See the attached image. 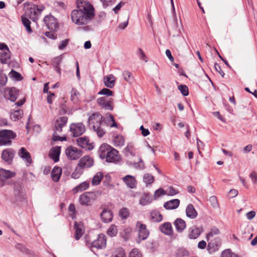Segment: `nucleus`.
I'll list each match as a JSON object with an SVG mask.
<instances>
[{
    "label": "nucleus",
    "mask_w": 257,
    "mask_h": 257,
    "mask_svg": "<svg viewBox=\"0 0 257 257\" xmlns=\"http://www.w3.org/2000/svg\"><path fill=\"white\" fill-rule=\"evenodd\" d=\"M77 9L71 12L72 21L77 25H85L94 18V10L87 0H77Z\"/></svg>",
    "instance_id": "f257e3e1"
},
{
    "label": "nucleus",
    "mask_w": 257,
    "mask_h": 257,
    "mask_svg": "<svg viewBox=\"0 0 257 257\" xmlns=\"http://www.w3.org/2000/svg\"><path fill=\"white\" fill-rule=\"evenodd\" d=\"M99 155L107 162L117 163L121 160L118 151L106 144H102L98 150Z\"/></svg>",
    "instance_id": "f03ea898"
},
{
    "label": "nucleus",
    "mask_w": 257,
    "mask_h": 257,
    "mask_svg": "<svg viewBox=\"0 0 257 257\" xmlns=\"http://www.w3.org/2000/svg\"><path fill=\"white\" fill-rule=\"evenodd\" d=\"M102 122V116L98 113H93L88 118L89 126L93 128L99 138L103 137L105 133L104 128L105 125Z\"/></svg>",
    "instance_id": "7ed1b4c3"
},
{
    "label": "nucleus",
    "mask_w": 257,
    "mask_h": 257,
    "mask_svg": "<svg viewBox=\"0 0 257 257\" xmlns=\"http://www.w3.org/2000/svg\"><path fill=\"white\" fill-rule=\"evenodd\" d=\"M68 121V118L66 116L60 117L55 120L54 123V132L52 139L54 141L66 140V138H62L58 136L62 133L63 128L65 126Z\"/></svg>",
    "instance_id": "20e7f679"
},
{
    "label": "nucleus",
    "mask_w": 257,
    "mask_h": 257,
    "mask_svg": "<svg viewBox=\"0 0 257 257\" xmlns=\"http://www.w3.org/2000/svg\"><path fill=\"white\" fill-rule=\"evenodd\" d=\"M16 134L11 130H4L0 131V146L10 145L11 140L16 137Z\"/></svg>",
    "instance_id": "39448f33"
},
{
    "label": "nucleus",
    "mask_w": 257,
    "mask_h": 257,
    "mask_svg": "<svg viewBox=\"0 0 257 257\" xmlns=\"http://www.w3.org/2000/svg\"><path fill=\"white\" fill-rule=\"evenodd\" d=\"M96 195L92 192H86L81 195L79 198V203L83 205L88 206L95 199Z\"/></svg>",
    "instance_id": "423d86ee"
},
{
    "label": "nucleus",
    "mask_w": 257,
    "mask_h": 257,
    "mask_svg": "<svg viewBox=\"0 0 257 257\" xmlns=\"http://www.w3.org/2000/svg\"><path fill=\"white\" fill-rule=\"evenodd\" d=\"M65 154L70 160H75L79 158L82 155L81 150L76 147L70 146L65 150Z\"/></svg>",
    "instance_id": "0eeeda50"
},
{
    "label": "nucleus",
    "mask_w": 257,
    "mask_h": 257,
    "mask_svg": "<svg viewBox=\"0 0 257 257\" xmlns=\"http://www.w3.org/2000/svg\"><path fill=\"white\" fill-rule=\"evenodd\" d=\"M222 244V240L219 237L215 238L210 240L207 246V249L210 254L214 253L219 250Z\"/></svg>",
    "instance_id": "6e6552de"
},
{
    "label": "nucleus",
    "mask_w": 257,
    "mask_h": 257,
    "mask_svg": "<svg viewBox=\"0 0 257 257\" xmlns=\"http://www.w3.org/2000/svg\"><path fill=\"white\" fill-rule=\"evenodd\" d=\"M70 131L72 135L76 137L81 136L85 132V127L81 122L72 123L70 126Z\"/></svg>",
    "instance_id": "1a4fd4ad"
},
{
    "label": "nucleus",
    "mask_w": 257,
    "mask_h": 257,
    "mask_svg": "<svg viewBox=\"0 0 257 257\" xmlns=\"http://www.w3.org/2000/svg\"><path fill=\"white\" fill-rule=\"evenodd\" d=\"M106 240L104 235L102 234L98 235L97 239L93 241L92 243L86 242L87 245L90 247H95L97 249H101L106 245Z\"/></svg>",
    "instance_id": "9d476101"
},
{
    "label": "nucleus",
    "mask_w": 257,
    "mask_h": 257,
    "mask_svg": "<svg viewBox=\"0 0 257 257\" xmlns=\"http://www.w3.org/2000/svg\"><path fill=\"white\" fill-rule=\"evenodd\" d=\"M44 22L48 29L51 31H56L58 28L57 20L52 16H46L44 19Z\"/></svg>",
    "instance_id": "9b49d317"
},
{
    "label": "nucleus",
    "mask_w": 257,
    "mask_h": 257,
    "mask_svg": "<svg viewBox=\"0 0 257 257\" xmlns=\"http://www.w3.org/2000/svg\"><path fill=\"white\" fill-rule=\"evenodd\" d=\"M97 102L101 108L104 109L109 110L113 109V101L111 98L101 97L97 99Z\"/></svg>",
    "instance_id": "f8f14e48"
},
{
    "label": "nucleus",
    "mask_w": 257,
    "mask_h": 257,
    "mask_svg": "<svg viewBox=\"0 0 257 257\" xmlns=\"http://www.w3.org/2000/svg\"><path fill=\"white\" fill-rule=\"evenodd\" d=\"M41 11L42 10L40 9L37 5H33L27 10V13L29 15L30 19L36 21L38 19Z\"/></svg>",
    "instance_id": "ddd939ff"
},
{
    "label": "nucleus",
    "mask_w": 257,
    "mask_h": 257,
    "mask_svg": "<svg viewBox=\"0 0 257 257\" xmlns=\"http://www.w3.org/2000/svg\"><path fill=\"white\" fill-rule=\"evenodd\" d=\"M78 164L84 170L91 167L94 164V160L89 156H84L80 159Z\"/></svg>",
    "instance_id": "4468645a"
},
{
    "label": "nucleus",
    "mask_w": 257,
    "mask_h": 257,
    "mask_svg": "<svg viewBox=\"0 0 257 257\" xmlns=\"http://www.w3.org/2000/svg\"><path fill=\"white\" fill-rule=\"evenodd\" d=\"M137 227L139 229V237L141 239L144 240L147 238L149 235V231L146 228V225L138 221L136 224Z\"/></svg>",
    "instance_id": "2eb2a0df"
},
{
    "label": "nucleus",
    "mask_w": 257,
    "mask_h": 257,
    "mask_svg": "<svg viewBox=\"0 0 257 257\" xmlns=\"http://www.w3.org/2000/svg\"><path fill=\"white\" fill-rule=\"evenodd\" d=\"M203 231L201 227L193 226L189 229L188 237L190 239H196Z\"/></svg>",
    "instance_id": "dca6fc26"
},
{
    "label": "nucleus",
    "mask_w": 257,
    "mask_h": 257,
    "mask_svg": "<svg viewBox=\"0 0 257 257\" xmlns=\"http://www.w3.org/2000/svg\"><path fill=\"white\" fill-rule=\"evenodd\" d=\"M77 144L82 148L91 150L93 148V145L89 142V139L86 137H80L77 139Z\"/></svg>",
    "instance_id": "f3484780"
},
{
    "label": "nucleus",
    "mask_w": 257,
    "mask_h": 257,
    "mask_svg": "<svg viewBox=\"0 0 257 257\" xmlns=\"http://www.w3.org/2000/svg\"><path fill=\"white\" fill-rule=\"evenodd\" d=\"M100 215L102 221L104 223H108L112 220L113 213L110 209H104Z\"/></svg>",
    "instance_id": "a211bd4d"
},
{
    "label": "nucleus",
    "mask_w": 257,
    "mask_h": 257,
    "mask_svg": "<svg viewBox=\"0 0 257 257\" xmlns=\"http://www.w3.org/2000/svg\"><path fill=\"white\" fill-rule=\"evenodd\" d=\"M14 151L12 149L4 150L2 154L3 159L8 164H11L14 157Z\"/></svg>",
    "instance_id": "6ab92c4d"
},
{
    "label": "nucleus",
    "mask_w": 257,
    "mask_h": 257,
    "mask_svg": "<svg viewBox=\"0 0 257 257\" xmlns=\"http://www.w3.org/2000/svg\"><path fill=\"white\" fill-rule=\"evenodd\" d=\"M19 156L25 160L27 166H29L32 163V159L30 154L24 148H21L19 152Z\"/></svg>",
    "instance_id": "aec40b11"
},
{
    "label": "nucleus",
    "mask_w": 257,
    "mask_h": 257,
    "mask_svg": "<svg viewBox=\"0 0 257 257\" xmlns=\"http://www.w3.org/2000/svg\"><path fill=\"white\" fill-rule=\"evenodd\" d=\"M116 78L113 74H109L103 78V82L105 86L108 88H113L115 83Z\"/></svg>",
    "instance_id": "412c9836"
},
{
    "label": "nucleus",
    "mask_w": 257,
    "mask_h": 257,
    "mask_svg": "<svg viewBox=\"0 0 257 257\" xmlns=\"http://www.w3.org/2000/svg\"><path fill=\"white\" fill-rule=\"evenodd\" d=\"M126 185L130 188H134L136 185V180L133 176L127 175L122 178Z\"/></svg>",
    "instance_id": "4be33fe9"
},
{
    "label": "nucleus",
    "mask_w": 257,
    "mask_h": 257,
    "mask_svg": "<svg viewBox=\"0 0 257 257\" xmlns=\"http://www.w3.org/2000/svg\"><path fill=\"white\" fill-rule=\"evenodd\" d=\"M60 154V148L59 147H55L51 149L49 156L55 162H57L59 161Z\"/></svg>",
    "instance_id": "5701e85b"
},
{
    "label": "nucleus",
    "mask_w": 257,
    "mask_h": 257,
    "mask_svg": "<svg viewBox=\"0 0 257 257\" xmlns=\"http://www.w3.org/2000/svg\"><path fill=\"white\" fill-rule=\"evenodd\" d=\"M74 228L75 230V238L76 240H78L84 233V229L83 228V226L80 223L75 222Z\"/></svg>",
    "instance_id": "b1692460"
},
{
    "label": "nucleus",
    "mask_w": 257,
    "mask_h": 257,
    "mask_svg": "<svg viewBox=\"0 0 257 257\" xmlns=\"http://www.w3.org/2000/svg\"><path fill=\"white\" fill-rule=\"evenodd\" d=\"M62 59L63 58L62 55H60L54 58L52 60V65L53 66L55 71L57 72L59 75H60L61 73V69L59 66L62 61Z\"/></svg>",
    "instance_id": "393cba45"
},
{
    "label": "nucleus",
    "mask_w": 257,
    "mask_h": 257,
    "mask_svg": "<svg viewBox=\"0 0 257 257\" xmlns=\"http://www.w3.org/2000/svg\"><path fill=\"white\" fill-rule=\"evenodd\" d=\"M179 204L180 200L178 199H175L165 202L164 204V207L166 209H175L179 206Z\"/></svg>",
    "instance_id": "a878e982"
},
{
    "label": "nucleus",
    "mask_w": 257,
    "mask_h": 257,
    "mask_svg": "<svg viewBox=\"0 0 257 257\" xmlns=\"http://www.w3.org/2000/svg\"><path fill=\"white\" fill-rule=\"evenodd\" d=\"M62 174V169L61 167L55 166L52 170L51 176L52 180L56 182H58Z\"/></svg>",
    "instance_id": "bb28decb"
},
{
    "label": "nucleus",
    "mask_w": 257,
    "mask_h": 257,
    "mask_svg": "<svg viewBox=\"0 0 257 257\" xmlns=\"http://www.w3.org/2000/svg\"><path fill=\"white\" fill-rule=\"evenodd\" d=\"M15 175V174L14 172L2 168L0 169V180L2 181H5L9 178H12Z\"/></svg>",
    "instance_id": "cd10ccee"
},
{
    "label": "nucleus",
    "mask_w": 257,
    "mask_h": 257,
    "mask_svg": "<svg viewBox=\"0 0 257 257\" xmlns=\"http://www.w3.org/2000/svg\"><path fill=\"white\" fill-rule=\"evenodd\" d=\"M161 231L166 235H171L173 233L172 225L169 222L164 223L160 227Z\"/></svg>",
    "instance_id": "c85d7f7f"
},
{
    "label": "nucleus",
    "mask_w": 257,
    "mask_h": 257,
    "mask_svg": "<svg viewBox=\"0 0 257 257\" xmlns=\"http://www.w3.org/2000/svg\"><path fill=\"white\" fill-rule=\"evenodd\" d=\"M186 213L187 216L191 219H194L197 216V212L191 204H189L187 206L186 209Z\"/></svg>",
    "instance_id": "c756f323"
},
{
    "label": "nucleus",
    "mask_w": 257,
    "mask_h": 257,
    "mask_svg": "<svg viewBox=\"0 0 257 257\" xmlns=\"http://www.w3.org/2000/svg\"><path fill=\"white\" fill-rule=\"evenodd\" d=\"M124 153L126 156H135L136 155V149L132 143H129L124 149Z\"/></svg>",
    "instance_id": "7c9ffc66"
},
{
    "label": "nucleus",
    "mask_w": 257,
    "mask_h": 257,
    "mask_svg": "<svg viewBox=\"0 0 257 257\" xmlns=\"http://www.w3.org/2000/svg\"><path fill=\"white\" fill-rule=\"evenodd\" d=\"M174 225L178 232H181L186 228L185 221L181 218H177L174 221Z\"/></svg>",
    "instance_id": "2f4dec72"
},
{
    "label": "nucleus",
    "mask_w": 257,
    "mask_h": 257,
    "mask_svg": "<svg viewBox=\"0 0 257 257\" xmlns=\"http://www.w3.org/2000/svg\"><path fill=\"white\" fill-rule=\"evenodd\" d=\"M89 187V182L88 181H84L79 184L78 186L75 187L73 189V191L75 193H78L79 192H82L86 190Z\"/></svg>",
    "instance_id": "473e14b6"
},
{
    "label": "nucleus",
    "mask_w": 257,
    "mask_h": 257,
    "mask_svg": "<svg viewBox=\"0 0 257 257\" xmlns=\"http://www.w3.org/2000/svg\"><path fill=\"white\" fill-rule=\"evenodd\" d=\"M124 139L121 135H116L113 137V143L115 147H122L124 144Z\"/></svg>",
    "instance_id": "72a5a7b5"
},
{
    "label": "nucleus",
    "mask_w": 257,
    "mask_h": 257,
    "mask_svg": "<svg viewBox=\"0 0 257 257\" xmlns=\"http://www.w3.org/2000/svg\"><path fill=\"white\" fill-rule=\"evenodd\" d=\"M83 172V169L78 164H77L74 171L71 174V177L74 179H78L82 175Z\"/></svg>",
    "instance_id": "f704fd0d"
},
{
    "label": "nucleus",
    "mask_w": 257,
    "mask_h": 257,
    "mask_svg": "<svg viewBox=\"0 0 257 257\" xmlns=\"http://www.w3.org/2000/svg\"><path fill=\"white\" fill-rule=\"evenodd\" d=\"M9 99L11 101L15 102L18 96L19 91L15 87H12L9 91Z\"/></svg>",
    "instance_id": "c9c22d12"
},
{
    "label": "nucleus",
    "mask_w": 257,
    "mask_h": 257,
    "mask_svg": "<svg viewBox=\"0 0 257 257\" xmlns=\"http://www.w3.org/2000/svg\"><path fill=\"white\" fill-rule=\"evenodd\" d=\"M14 194L18 197H21L23 193V187L19 183H16L14 185Z\"/></svg>",
    "instance_id": "e433bc0d"
},
{
    "label": "nucleus",
    "mask_w": 257,
    "mask_h": 257,
    "mask_svg": "<svg viewBox=\"0 0 257 257\" xmlns=\"http://www.w3.org/2000/svg\"><path fill=\"white\" fill-rule=\"evenodd\" d=\"M10 50H6L3 51L1 54L0 60L2 63L7 64L10 60Z\"/></svg>",
    "instance_id": "4c0bfd02"
},
{
    "label": "nucleus",
    "mask_w": 257,
    "mask_h": 257,
    "mask_svg": "<svg viewBox=\"0 0 257 257\" xmlns=\"http://www.w3.org/2000/svg\"><path fill=\"white\" fill-rule=\"evenodd\" d=\"M103 177V175L101 172H97L92 178V185L93 186L99 184Z\"/></svg>",
    "instance_id": "58836bf2"
},
{
    "label": "nucleus",
    "mask_w": 257,
    "mask_h": 257,
    "mask_svg": "<svg viewBox=\"0 0 257 257\" xmlns=\"http://www.w3.org/2000/svg\"><path fill=\"white\" fill-rule=\"evenodd\" d=\"M152 201L151 196L149 194H144L140 200V204L143 206L150 203Z\"/></svg>",
    "instance_id": "ea45409f"
},
{
    "label": "nucleus",
    "mask_w": 257,
    "mask_h": 257,
    "mask_svg": "<svg viewBox=\"0 0 257 257\" xmlns=\"http://www.w3.org/2000/svg\"><path fill=\"white\" fill-rule=\"evenodd\" d=\"M151 219L153 222H160L162 220V215L158 212L154 211L151 213Z\"/></svg>",
    "instance_id": "a19ab883"
},
{
    "label": "nucleus",
    "mask_w": 257,
    "mask_h": 257,
    "mask_svg": "<svg viewBox=\"0 0 257 257\" xmlns=\"http://www.w3.org/2000/svg\"><path fill=\"white\" fill-rule=\"evenodd\" d=\"M79 92L75 88H72L71 91V100L74 103H76L79 100Z\"/></svg>",
    "instance_id": "79ce46f5"
},
{
    "label": "nucleus",
    "mask_w": 257,
    "mask_h": 257,
    "mask_svg": "<svg viewBox=\"0 0 257 257\" xmlns=\"http://www.w3.org/2000/svg\"><path fill=\"white\" fill-rule=\"evenodd\" d=\"M23 115V110L18 109L14 111L11 114V118L14 120H16L21 118Z\"/></svg>",
    "instance_id": "37998d69"
},
{
    "label": "nucleus",
    "mask_w": 257,
    "mask_h": 257,
    "mask_svg": "<svg viewBox=\"0 0 257 257\" xmlns=\"http://www.w3.org/2000/svg\"><path fill=\"white\" fill-rule=\"evenodd\" d=\"M124 79L127 82L131 83L133 81L134 77L132 73L128 71H124L122 73Z\"/></svg>",
    "instance_id": "c03bdc74"
},
{
    "label": "nucleus",
    "mask_w": 257,
    "mask_h": 257,
    "mask_svg": "<svg viewBox=\"0 0 257 257\" xmlns=\"http://www.w3.org/2000/svg\"><path fill=\"white\" fill-rule=\"evenodd\" d=\"M220 230L216 227L211 228L210 232L207 234L206 238L208 240L211 237H213L215 235L220 234Z\"/></svg>",
    "instance_id": "a18cd8bd"
},
{
    "label": "nucleus",
    "mask_w": 257,
    "mask_h": 257,
    "mask_svg": "<svg viewBox=\"0 0 257 257\" xmlns=\"http://www.w3.org/2000/svg\"><path fill=\"white\" fill-rule=\"evenodd\" d=\"M22 21L23 25L26 27L27 31L28 33H31L32 30L30 26L31 22L29 20V19L25 17L22 16Z\"/></svg>",
    "instance_id": "49530a36"
},
{
    "label": "nucleus",
    "mask_w": 257,
    "mask_h": 257,
    "mask_svg": "<svg viewBox=\"0 0 257 257\" xmlns=\"http://www.w3.org/2000/svg\"><path fill=\"white\" fill-rule=\"evenodd\" d=\"M144 182L147 184H152L154 181V177L150 174H145L143 177Z\"/></svg>",
    "instance_id": "de8ad7c7"
},
{
    "label": "nucleus",
    "mask_w": 257,
    "mask_h": 257,
    "mask_svg": "<svg viewBox=\"0 0 257 257\" xmlns=\"http://www.w3.org/2000/svg\"><path fill=\"white\" fill-rule=\"evenodd\" d=\"M220 257H238V256L233 253L230 249H226L222 251Z\"/></svg>",
    "instance_id": "09e8293b"
},
{
    "label": "nucleus",
    "mask_w": 257,
    "mask_h": 257,
    "mask_svg": "<svg viewBox=\"0 0 257 257\" xmlns=\"http://www.w3.org/2000/svg\"><path fill=\"white\" fill-rule=\"evenodd\" d=\"M107 234L110 236H114L117 233L116 226L114 225H111L107 231Z\"/></svg>",
    "instance_id": "8fccbe9b"
},
{
    "label": "nucleus",
    "mask_w": 257,
    "mask_h": 257,
    "mask_svg": "<svg viewBox=\"0 0 257 257\" xmlns=\"http://www.w3.org/2000/svg\"><path fill=\"white\" fill-rule=\"evenodd\" d=\"M188 251L185 248H179L176 252V256L177 257H184L188 255Z\"/></svg>",
    "instance_id": "3c124183"
},
{
    "label": "nucleus",
    "mask_w": 257,
    "mask_h": 257,
    "mask_svg": "<svg viewBox=\"0 0 257 257\" xmlns=\"http://www.w3.org/2000/svg\"><path fill=\"white\" fill-rule=\"evenodd\" d=\"M209 201L210 203L211 206L214 208H219V204L217 201V198L214 196H211L209 198Z\"/></svg>",
    "instance_id": "603ef678"
},
{
    "label": "nucleus",
    "mask_w": 257,
    "mask_h": 257,
    "mask_svg": "<svg viewBox=\"0 0 257 257\" xmlns=\"http://www.w3.org/2000/svg\"><path fill=\"white\" fill-rule=\"evenodd\" d=\"M129 211L126 208L121 209L119 212V216L122 219H125L129 216Z\"/></svg>",
    "instance_id": "864d4df0"
},
{
    "label": "nucleus",
    "mask_w": 257,
    "mask_h": 257,
    "mask_svg": "<svg viewBox=\"0 0 257 257\" xmlns=\"http://www.w3.org/2000/svg\"><path fill=\"white\" fill-rule=\"evenodd\" d=\"M178 88L183 96H187L188 95V88L186 85H180L178 86Z\"/></svg>",
    "instance_id": "5fc2aeb1"
},
{
    "label": "nucleus",
    "mask_w": 257,
    "mask_h": 257,
    "mask_svg": "<svg viewBox=\"0 0 257 257\" xmlns=\"http://www.w3.org/2000/svg\"><path fill=\"white\" fill-rule=\"evenodd\" d=\"M99 95H105L106 96H112L113 92L108 88H104L98 92Z\"/></svg>",
    "instance_id": "6e6d98bb"
},
{
    "label": "nucleus",
    "mask_w": 257,
    "mask_h": 257,
    "mask_svg": "<svg viewBox=\"0 0 257 257\" xmlns=\"http://www.w3.org/2000/svg\"><path fill=\"white\" fill-rule=\"evenodd\" d=\"M15 246L17 249L20 250L22 252L24 253H28L29 249L23 244L17 243Z\"/></svg>",
    "instance_id": "4d7b16f0"
},
{
    "label": "nucleus",
    "mask_w": 257,
    "mask_h": 257,
    "mask_svg": "<svg viewBox=\"0 0 257 257\" xmlns=\"http://www.w3.org/2000/svg\"><path fill=\"white\" fill-rule=\"evenodd\" d=\"M129 257H142V254L138 249L134 248L130 253Z\"/></svg>",
    "instance_id": "13d9d810"
},
{
    "label": "nucleus",
    "mask_w": 257,
    "mask_h": 257,
    "mask_svg": "<svg viewBox=\"0 0 257 257\" xmlns=\"http://www.w3.org/2000/svg\"><path fill=\"white\" fill-rule=\"evenodd\" d=\"M10 75L12 77L15 78L17 80H21L22 79L21 75L18 72L13 70L11 71Z\"/></svg>",
    "instance_id": "bf43d9fd"
},
{
    "label": "nucleus",
    "mask_w": 257,
    "mask_h": 257,
    "mask_svg": "<svg viewBox=\"0 0 257 257\" xmlns=\"http://www.w3.org/2000/svg\"><path fill=\"white\" fill-rule=\"evenodd\" d=\"M134 166L136 168L143 169L145 168V165L143 161L140 158L138 163H134Z\"/></svg>",
    "instance_id": "052dcab7"
},
{
    "label": "nucleus",
    "mask_w": 257,
    "mask_h": 257,
    "mask_svg": "<svg viewBox=\"0 0 257 257\" xmlns=\"http://www.w3.org/2000/svg\"><path fill=\"white\" fill-rule=\"evenodd\" d=\"M124 252L122 248H120L118 251L114 252L111 257H124Z\"/></svg>",
    "instance_id": "680f3d73"
},
{
    "label": "nucleus",
    "mask_w": 257,
    "mask_h": 257,
    "mask_svg": "<svg viewBox=\"0 0 257 257\" xmlns=\"http://www.w3.org/2000/svg\"><path fill=\"white\" fill-rule=\"evenodd\" d=\"M138 55L139 56L141 59L145 61L146 62L148 61L145 54L141 48H139L138 49Z\"/></svg>",
    "instance_id": "e2e57ef3"
},
{
    "label": "nucleus",
    "mask_w": 257,
    "mask_h": 257,
    "mask_svg": "<svg viewBox=\"0 0 257 257\" xmlns=\"http://www.w3.org/2000/svg\"><path fill=\"white\" fill-rule=\"evenodd\" d=\"M69 42L68 39H65L61 42V43L59 45V49L60 50H63L68 45Z\"/></svg>",
    "instance_id": "0e129e2a"
},
{
    "label": "nucleus",
    "mask_w": 257,
    "mask_h": 257,
    "mask_svg": "<svg viewBox=\"0 0 257 257\" xmlns=\"http://www.w3.org/2000/svg\"><path fill=\"white\" fill-rule=\"evenodd\" d=\"M164 194L165 193L164 190L162 188H160L155 191L154 196L155 198H158Z\"/></svg>",
    "instance_id": "69168bd1"
},
{
    "label": "nucleus",
    "mask_w": 257,
    "mask_h": 257,
    "mask_svg": "<svg viewBox=\"0 0 257 257\" xmlns=\"http://www.w3.org/2000/svg\"><path fill=\"white\" fill-rule=\"evenodd\" d=\"M214 68H215V70H216V71H217L221 75V76L223 77L225 74L223 72V71L221 70L220 66L219 65H218L217 63H215Z\"/></svg>",
    "instance_id": "338daca9"
},
{
    "label": "nucleus",
    "mask_w": 257,
    "mask_h": 257,
    "mask_svg": "<svg viewBox=\"0 0 257 257\" xmlns=\"http://www.w3.org/2000/svg\"><path fill=\"white\" fill-rule=\"evenodd\" d=\"M250 177L252 180V182L254 184L257 183V174L255 172H252L250 173L249 175Z\"/></svg>",
    "instance_id": "774afa93"
}]
</instances>
